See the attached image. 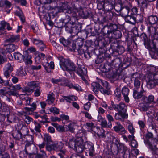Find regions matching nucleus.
<instances>
[{
    "label": "nucleus",
    "instance_id": "8",
    "mask_svg": "<svg viewBox=\"0 0 158 158\" xmlns=\"http://www.w3.org/2000/svg\"><path fill=\"white\" fill-rule=\"evenodd\" d=\"M71 19L69 16H66L65 19L63 21L64 23H65V27L66 31L68 33H70L73 32V29L74 28V27H73L74 23L72 22L71 23L70 22Z\"/></svg>",
    "mask_w": 158,
    "mask_h": 158
},
{
    "label": "nucleus",
    "instance_id": "32",
    "mask_svg": "<svg viewBox=\"0 0 158 158\" xmlns=\"http://www.w3.org/2000/svg\"><path fill=\"white\" fill-rule=\"evenodd\" d=\"M77 142H77V140L76 139H70L69 142L66 143V145L68 146L69 148H72L74 150Z\"/></svg>",
    "mask_w": 158,
    "mask_h": 158
},
{
    "label": "nucleus",
    "instance_id": "45",
    "mask_svg": "<svg viewBox=\"0 0 158 158\" xmlns=\"http://www.w3.org/2000/svg\"><path fill=\"white\" fill-rule=\"evenodd\" d=\"M14 56L15 59L21 61L23 60V55H22L19 52H15L14 53Z\"/></svg>",
    "mask_w": 158,
    "mask_h": 158
},
{
    "label": "nucleus",
    "instance_id": "22",
    "mask_svg": "<svg viewBox=\"0 0 158 158\" xmlns=\"http://www.w3.org/2000/svg\"><path fill=\"white\" fill-rule=\"evenodd\" d=\"M10 86L9 89L10 90L7 92V94L9 96L12 95L18 97L19 96V94L18 92L16 91L15 89V86L13 85L12 84L9 85Z\"/></svg>",
    "mask_w": 158,
    "mask_h": 158
},
{
    "label": "nucleus",
    "instance_id": "17",
    "mask_svg": "<svg viewBox=\"0 0 158 158\" xmlns=\"http://www.w3.org/2000/svg\"><path fill=\"white\" fill-rule=\"evenodd\" d=\"M127 118V114L121 112L116 113L114 115V118L115 119L119 120L121 122H123L124 119Z\"/></svg>",
    "mask_w": 158,
    "mask_h": 158
},
{
    "label": "nucleus",
    "instance_id": "3",
    "mask_svg": "<svg viewBox=\"0 0 158 158\" xmlns=\"http://www.w3.org/2000/svg\"><path fill=\"white\" fill-rule=\"evenodd\" d=\"M62 11L65 13H68L73 17L76 18L78 17H81V15L83 14L84 10L81 8L79 9L75 7H70L67 3H63L61 7Z\"/></svg>",
    "mask_w": 158,
    "mask_h": 158
},
{
    "label": "nucleus",
    "instance_id": "54",
    "mask_svg": "<svg viewBox=\"0 0 158 158\" xmlns=\"http://www.w3.org/2000/svg\"><path fill=\"white\" fill-rule=\"evenodd\" d=\"M20 132L22 134L23 133L24 135H26L28 133L29 130L26 126L23 125L21 129Z\"/></svg>",
    "mask_w": 158,
    "mask_h": 158
},
{
    "label": "nucleus",
    "instance_id": "29",
    "mask_svg": "<svg viewBox=\"0 0 158 158\" xmlns=\"http://www.w3.org/2000/svg\"><path fill=\"white\" fill-rule=\"evenodd\" d=\"M155 0H137V2L139 5L143 9L146 8L147 7V1L152 2L154 1Z\"/></svg>",
    "mask_w": 158,
    "mask_h": 158
},
{
    "label": "nucleus",
    "instance_id": "63",
    "mask_svg": "<svg viewBox=\"0 0 158 158\" xmlns=\"http://www.w3.org/2000/svg\"><path fill=\"white\" fill-rule=\"evenodd\" d=\"M4 69L11 72L13 70V67L11 64L9 63L5 65Z\"/></svg>",
    "mask_w": 158,
    "mask_h": 158
},
{
    "label": "nucleus",
    "instance_id": "28",
    "mask_svg": "<svg viewBox=\"0 0 158 158\" xmlns=\"http://www.w3.org/2000/svg\"><path fill=\"white\" fill-rule=\"evenodd\" d=\"M22 135L21 132L17 131H14L12 134V136L15 139L20 141L22 139Z\"/></svg>",
    "mask_w": 158,
    "mask_h": 158
},
{
    "label": "nucleus",
    "instance_id": "4",
    "mask_svg": "<svg viewBox=\"0 0 158 158\" xmlns=\"http://www.w3.org/2000/svg\"><path fill=\"white\" fill-rule=\"evenodd\" d=\"M118 153L123 158H132V155L130 151V149L124 144L120 143L117 146ZM121 157H119L120 158Z\"/></svg>",
    "mask_w": 158,
    "mask_h": 158
},
{
    "label": "nucleus",
    "instance_id": "26",
    "mask_svg": "<svg viewBox=\"0 0 158 158\" xmlns=\"http://www.w3.org/2000/svg\"><path fill=\"white\" fill-rule=\"evenodd\" d=\"M117 12H120L122 16L125 17L127 16L129 12V9L127 6H125L122 9H120L119 10H116Z\"/></svg>",
    "mask_w": 158,
    "mask_h": 158
},
{
    "label": "nucleus",
    "instance_id": "48",
    "mask_svg": "<svg viewBox=\"0 0 158 158\" xmlns=\"http://www.w3.org/2000/svg\"><path fill=\"white\" fill-rule=\"evenodd\" d=\"M106 117L109 122L108 128H111L112 127L111 122L114 121V118L110 114H107Z\"/></svg>",
    "mask_w": 158,
    "mask_h": 158
},
{
    "label": "nucleus",
    "instance_id": "40",
    "mask_svg": "<svg viewBox=\"0 0 158 158\" xmlns=\"http://www.w3.org/2000/svg\"><path fill=\"white\" fill-rule=\"evenodd\" d=\"M66 101L68 102L71 103L72 101H76L77 100V98L74 96H64L63 97Z\"/></svg>",
    "mask_w": 158,
    "mask_h": 158
},
{
    "label": "nucleus",
    "instance_id": "55",
    "mask_svg": "<svg viewBox=\"0 0 158 158\" xmlns=\"http://www.w3.org/2000/svg\"><path fill=\"white\" fill-rule=\"evenodd\" d=\"M23 119L27 124H29L32 121V118L29 116L26 115L22 117Z\"/></svg>",
    "mask_w": 158,
    "mask_h": 158
},
{
    "label": "nucleus",
    "instance_id": "38",
    "mask_svg": "<svg viewBox=\"0 0 158 158\" xmlns=\"http://www.w3.org/2000/svg\"><path fill=\"white\" fill-rule=\"evenodd\" d=\"M145 91L144 90H141L139 92H138L136 90H134L133 93V96L135 99H139L143 96V94Z\"/></svg>",
    "mask_w": 158,
    "mask_h": 158
},
{
    "label": "nucleus",
    "instance_id": "14",
    "mask_svg": "<svg viewBox=\"0 0 158 158\" xmlns=\"http://www.w3.org/2000/svg\"><path fill=\"white\" fill-rule=\"evenodd\" d=\"M68 81V80L65 78H59L58 79L52 78L51 80V82L53 83L65 86H67Z\"/></svg>",
    "mask_w": 158,
    "mask_h": 158
},
{
    "label": "nucleus",
    "instance_id": "15",
    "mask_svg": "<svg viewBox=\"0 0 158 158\" xmlns=\"http://www.w3.org/2000/svg\"><path fill=\"white\" fill-rule=\"evenodd\" d=\"M116 125L114 127V131L117 133H119V134L121 133H125L127 131L125 130L124 127L119 122L115 123Z\"/></svg>",
    "mask_w": 158,
    "mask_h": 158
},
{
    "label": "nucleus",
    "instance_id": "60",
    "mask_svg": "<svg viewBox=\"0 0 158 158\" xmlns=\"http://www.w3.org/2000/svg\"><path fill=\"white\" fill-rule=\"evenodd\" d=\"M60 41L64 47H67L70 44V42L68 40H66L65 39L63 38L60 39Z\"/></svg>",
    "mask_w": 158,
    "mask_h": 158
},
{
    "label": "nucleus",
    "instance_id": "36",
    "mask_svg": "<svg viewBox=\"0 0 158 158\" xmlns=\"http://www.w3.org/2000/svg\"><path fill=\"white\" fill-rule=\"evenodd\" d=\"M51 124L55 127L56 128V130L59 132H63L66 131L65 127L63 126L59 125L58 124L55 123H52Z\"/></svg>",
    "mask_w": 158,
    "mask_h": 158
},
{
    "label": "nucleus",
    "instance_id": "42",
    "mask_svg": "<svg viewBox=\"0 0 158 158\" xmlns=\"http://www.w3.org/2000/svg\"><path fill=\"white\" fill-rule=\"evenodd\" d=\"M45 142L46 143V146L47 145H51L50 143L51 142V136L48 134H45L44 135L43 138Z\"/></svg>",
    "mask_w": 158,
    "mask_h": 158
},
{
    "label": "nucleus",
    "instance_id": "13",
    "mask_svg": "<svg viewBox=\"0 0 158 158\" xmlns=\"http://www.w3.org/2000/svg\"><path fill=\"white\" fill-rule=\"evenodd\" d=\"M86 131L84 129L79 130L76 135V138L77 142L80 141L84 142V141H86L87 138L85 137V134Z\"/></svg>",
    "mask_w": 158,
    "mask_h": 158
},
{
    "label": "nucleus",
    "instance_id": "9",
    "mask_svg": "<svg viewBox=\"0 0 158 158\" xmlns=\"http://www.w3.org/2000/svg\"><path fill=\"white\" fill-rule=\"evenodd\" d=\"M111 64L108 62H106L103 66L101 68V70L103 73H108L110 74V77L114 78L115 77V74L114 72H112L111 69Z\"/></svg>",
    "mask_w": 158,
    "mask_h": 158
},
{
    "label": "nucleus",
    "instance_id": "19",
    "mask_svg": "<svg viewBox=\"0 0 158 158\" xmlns=\"http://www.w3.org/2000/svg\"><path fill=\"white\" fill-rule=\"evenodd\" d=\"M32 56L28 54L27 51L24 52L23 57V60L25 63L27 64H31L32 63L31 60Z\"/></svg>",
    "mask_w": 158,
    "mask_h": 158
},
{
    "label": "nucleus",
    "instance_id": "62",
    "mask_svg": "<svg viewBox=\"0 0 158 158\" xmlns=\"http://www.w3.org/2000/svg\"><path fill=\"white\" fill-rule=\"evenodd\" d=\"M22 91L23 92L28 93L31 94L33 92V90L28 86L22 88Z\"/></svg>",
    "mask_w": 158,
    "mask_h": 158
},
{
    "label": "nucleus",
    "instance_id": "33",
    "mask_svg": "<svg viewBox=\"0 0 158 158\" xmlns=\"http://www.w3.org/2000/svg\"><path fill=\"white\" fill-rule=\"evenodd\" d=\"M158 18L155 15H152L148 17L147 20L150 24H154L157 22Z\"/></svg>",
    "mask_w": 158,
    "mask_h": 158
},
{
    "label": "nucleus",
    "instance_id": "31",
    "mask_svg": "<svg viewBox=\"0 0 158 158\" xmlns=\"http://www.w3.org/2000/svg\"><path fill=\"white\" fill-rule=\"evenodd\" d=\"M158 28V24H157L156 27L150 26L149 27L148 29V32L149 35H153L154 38V35L156 34V31Z\"/></svg>",
    "mask_w": 158,
    "mask_h": 158
},
{
    "label": "nucleus",
    "instance_id": "10",
    "mask_svg": "<svg viewBox=\"0 0 158 158\" xmlns=\"http://www.w3.org/2000/svg\"><path fill=\"white\" fill-rule=\"evenodd\" d=\"M141 77V74L137 72L133 73L131 76V80L134 81V86L137 89L139 88L140 86Z\"/></svg>",
    "mask_w": 158,
    "mask_h": 158
},
{
    "label": "nucleus",
    "instance_id": "53",
    "mask_svg": "<svg viewBox=\"0 0 158 158\" xmlns=\"http://www.w3.org/2000/svg\"><path fill=\"white\" fill-rule=\"evenodd\" d=\"M31 27L34 33H36L38 30V27L37 26V24L35 22H32L31 23Z\"/></svg>",
    "mask_w": 158,
    "mask_h": 158
},
{
    "label": "nucleus",
    "instance_id": "58",
    "mask_svg": "<svg viewBox=\"0 0 158 158\" xmlns=\"http://www.w3.org/2000/svg\"><path fill=\"white\" fill-rule=\"evenodd\" d=\"M42 58L44 60L45 59H46L45 54L42 53H39L38 56L35 59L36 62H37V60H38V62H40V59Z\"/></svg>",
    "mask_w": 158,
    "mask_h": 158
},
{
    "label": "nucleus",
    "instance_id": "56",
    "mask_svg": "<svg viewBox=\"0 0 158 158\" xmlns=\"http://www.w3.org/2000/svg\"><path fill=\"white\" fill-rule=\"evenodd\" d=\"M34 125L35 126L34 129L36 131L39 133L40 132L41 130L40 129L41 127L40 124L38 123L36 121H34Z\"/></svg>",
    "mask_w": 158,
    "mask_h": 158
},
{
    "label": "nucleus",
    "instance_id": "47",
    "mask_svg": "<svg viewBox=\"0 0 158 158\" xmlns=\"http://www.w3.org/2000/svg\"><path fill=\"white\" fill-rule=\"evenodd\" d=\"M16 73L18 75L20 76H25L26 74V73L24 71L22 66L17 70Z\"/></svg>",
    "mask_w": 158,
    "mask_h": 158
},
{
    "label": "nucleus",
    "instance_id": "57",
    "mask_svg": "<svg viewBox=\"0 0 158 158\" xmlns=\"http://www.w3.org/2000/svg\"><path fill=\"white\" fill-rule=\"evenodd\" d=\"M98 133H95L97 134L98 135V136L101 137V138H105L106 137V135L105 134V131L104 130V129L102 128L101 129L100 128V130H98Z\"/></svg>",
    "mask_w": 158,
    "mask_h": 158
},
{
    "label": "nucleus",
    "instance_id": "51",
    "mask_svg": "<svg viewBox=\"0 0 158 158\" xmlns=\"http://www.w3.org/2000/svg\"><path fill=\"white\" fill-rule=\"evenodd\" d=\"M108 88L109 87L107 88V89H106L102 87L100 89V91L103 94L109 95L111 94V92L110 89H108Z\"/></svg>",
    "mask_w": 158,
    "mask_h": 158
},
{
    "label": "nucleus",
    "instance_id": "43",
    "mask_svg": "<svg viewBox=\"0 0 158 158\" xmlns=\"http://www.w3.org/2000/svg\"><path fill=\"white\" fill-rule=\"evenodd\" d=\"M60 118L64 124H67L69 122V117L67 115L61 114L60 115Z\"/></svg>",
    "mask_w": 158,
    "mask_h": 158
},
{
    "label": "nucleus",
    "instance_id": "34",
    "mask_svg": "<svg viewBox=\"0 0 158 158\" xmlns=\"http://www.w3.org/2000/svg\"><path fill=\"white\" fill-rule=\"evenodd\" d=\"M80 44L79 45V47L77 49L78 52L79 54L82 55L84 54L85 55V49H87V48L85 46H84L83 48H82V46L83 45V43L82 40L79 41Z\"/></svg>",
    "mask_w": 158,
    "mask_h": 158
},
{
    "label": "nucleus",
    "instance_id": "11",
    "mask_svg": "<svg viewBox=\"0 0 158 158\" xmlns=\"http://www.w3.org/2000/svg\"><path fill=\"white\" fill-rule=\"evenodd\" d=\"M64 146V144L61 142H57L56 143H52L51 145H47L46 146V149L49 151L52 150L58 151L62 149Z\"/></svg>",
    "mask_w": 158,
    "mask_h": 158
},
{
    "label": "nucleus",
    "instance_id": "12",
    "mask_svg": "<svg viewBox=\"0 0 158 158\" xmlns=\"http://www.w3.org/2000/svg\"><path fill=\"white\" fill-rule=\"evenodd\" d=\"M144 142L150 149L153 151L154 148H157L156 145L158 144V140L156 138H152L151 139H144Z\"/></svg>",
    "mask_w": 158,
    "mask_h": 158
},
{
    "label": "nucleus",
    "instance_id": "25",
    "mask_svg": "<svg viewBox=\"0 0 158 158\" xmlns=\"http://www.w3.org/2000/svg\"><path fill=\"white\" fill-rule=\"evenodd\" d=\"M92 89L96 94H98L99 89H100L102 87L100 84L96 82H93L91 84Z\"/></svg>",
    "mask_w": 158,
    "mask_h": 158
},
{
    "label": "nucleus",
    "instance_id": "30",
    "mask_svg": "<svg viewBox=\"0 0 158 158\" xmlns=\"http://www.w3.org/2000/svg\"><path fill=\"white\" fill-rule=\"evenodd\" d=\"M142 36L144 38V44L145 47L149 51L151 50L153 48V47L151 46L150 42L148 40L146 35L145 34H143Z\"/></svg>",
    "mask_w": 158,
    "mask_h": 158
},
{
    "label": "nucleus",
    "instance_id": "6",
    "mask_svg": "<svg viewBox=\"0 0 158 158\" xmlns=\"http://www.w3.org/2000/svg\"><path fill=\"white\" fill-rule=\"evenodd\" d=\"M60 65L64 71L70 72L75 70V64L70 61L67 60L61 61L60 62Z\"/></svg>",
    "mask_w": 158,
    "mask_h": 158
},
{
    "label": "nucleus",
    "instance_id": "59",
    "mask_svg": "<svg viewBox=\"0 0 158 158\" xmlns=\"http://www.w3.org/2000/svg\"><path fill=\"white\" fill-rule=\"evenodd\" d=\"M46 117L47 115H44L42 116H40V118L38 119V120L43 123H47L48 122V118H47Z\"/></svg>",
    "mask_w": 158,
    "mask_h": 158
},
{
    "label": "nucleus",
    "instance_id": "50",
    "mask_svg": "<svg viewBox=\"0 0 158 158\" xmlns=\"http://www.w3.org/2000/svg\"><path fill=\"white\" fill-rule=\"evenodd\" d=\"M127 106L125 104L121 103L118 104V110L119 112L125 111L126 110Z\"/></svg>",
    "mask_w": 158,
    "mask_h": 158
},
{
    "label": "nucleus",
    "instance_id": "49",
    "mask_svg": "<svg viewBox=\"0 0 158 158\" xmlns=\"http://www.w3.org/2000/svg\"><path fill=\"white\" fill-rule=\"evenodd\" d=\"M31 40L32 43L36 45L39 46L40 44H42L43 41L38 39L35 38H32Z\"/></svg>",
    "mask_w": 158,
    "mask_h": 158
},
{
    "label": "nucleus",
    "instance_id": "21",
    "mask_svg": "<svg viewBox=\"0 0 158 158\" xmlns=\"http://www.w3.org/2000/svg\"><path fill=\"white\" fill-rule=\"evenodd\" d=\"M20 35H11L10 38L5 41V43H13L18 42L19 40Z\"/></svg>",
    "mask_w": 158,
    "mask_h": 158
},
{
    "label": "nucleus",
    "instance_id": "37",
    "mask_svg": "<svg viewBox=\"0 0 158 158\" xmlns=\"http://www.w3.org/2000/svg\"><path fill=\"white\" fill-rule=\"evenodd\" d=\"M27 85L31 88H37L39 87L40 83L38 81H32L29 82Z\"/></svg>",
    "mask_w": 158,
    "mask_h": 158
},
{
    "label": "nucleus",
    "instance_id": "61",
    "mask_svg": "<svg viewBox=\"0 0 158 158\" xmlns=\"http://www.w3.org/2000/svg\"><path fill=\"white\" fill-rule=\"evenodd\" d=\"M113 35H114V38L115 39H118L121 38L122 36V34L121 32L119 30H116L113 33Z\"/></svg>",
    "mask_w": 158,
    "mask_h": 158
},
{
    "label": "nucleus",
    "instance_id": "1",
    "mask_svg": "<svg viewBox=\"0 0 158 158\" xmlns=\"http://www.w3.org/2000/svg\"><path fill=\"white\" fill-rule=\"evenodd\" d=\"M115 0H98L97 8L99 10L104 9V14L101 17V24H103L110 21H114L117 17V14L111 10L114 8L116 10Z\"/></svg>",
    "mask_w": 158,
    "mask_h": 158
},
{
    "label": "nucleus",
    "instance_id": "20",
    "mask_svg": "<svg viewBox=\"0 0 158 158\" xmlns=\"http://www.w3.org/2000/svg\"><path fill=\"white\" fill-rule=\"evenodd\" d=\"M104 27H107L110 30H108L107 31V34L108 35L112 32H114L118 29V27L117 25L115 24L110 23L109 24H107L104 26Z\"/></svg>",
    "mask_w": 158,
    "mask_h": 158
},
{
    "label": "nucleus",
    "instance_id": "46",
    "mask_svg": "<svg viewBox=\"0 0 158 158\" xmlns=\"http://www.w3.org/2000/svg\"><path fill=\"white\" fill-rule=\"evenodd\" d=\"M42 63L47 72L49 73L51 72V70L49 69V63H48L47 59H45L44 61L42 62Z\"/></svg>",
    "mask_w": 158,
    "mask_h": 158
},
{
    "label": "nucleus",
    "instance_id": "64",
    "mask_svg": "<svg viewBox=\"0 0 158 158\" xmlns=\"http://www.w3.org/2000/svg\"><path fill=\"white\" fill-rule=\"evenodd\" d=\"M42 91L40 87L36 88L34 91V95L35 97L39 96Z\"/></svg>",
    "mask_w": 158,
    "mask_h": 158
},
{
    "label": "nucleus",
    "instance_id": "18",
    "mask_svg": "<svg viewBox=\"0 0 158 158\" xmlns=\"http://www.w3.org/2000/svg\"><path fill=\"white\" fill-rule=\"evenodd\" d=\"M76 73L80 76H86L87 70L86 68L82 67L80 65H78L77 69L75 70Z\"/></svg>",
    "mask_w": 158,
    "mask_h": 158
},
{
    "label": "nucleus",
    "instance_id": "23",
    "mask_svg": "<svg viewBox=\"0 0 158 158\" xmlns=\"http://www.w3.org/2000/svg\"><path fill=\"white\" fill-rule=\"evenodd\" d=\"M129 92V89L126 87H124L122 89V94L123 96L125 101L127 102H129V98L128 97Z\"/></svg>",
    "mask_w": 158,
    "mask_h": 158
},
{
    "label": "nucleus",
    "instance_id": "2",
    "mask_svg": "<svg viewBox=\"0 0 158 158\" xmlns=\"http://www.w3.org/2000/svg\"><path fill=\"white\" fill-rule=\"evenodd\" d=\"M85 150L88 152L90 156L94 155V150L93 145L92 143H85L80 141L77 143V144L74 150L77 153H81Z\"/></svg>",
    "mask_w": 158,
    "mask_h": 158
},
{
    "label": "nucleus",
    "instance_id": "5",
    "mask_svg": "<svg viewBox=\"0 0 158 158\" xmlns=\"http://www.w3.org/2000/svg\"><path fill=\"white\" fill-rule=\"evenodd\" d=\"M147 86L151 89L158 85V70L155 73L149 74L148 76Z\"/></svg>",
    "mask_w": 158,
    "mask_h": 158
},
{
    "label": "nucleus",
    "instance_id": "7",
    "mask_svg": "<svg viewBox=\"0 0 158 158\" xmlns=\"http://www.w3.org/2000/svg\"><path fill=\"white\" fill-rule=\"evenodd\" d=\"M125 19L126 22L134 24L136 22L138 23L141 22L143 19V17L141 15H138L135 17L134 16L131 15H128L125 17Z\"/></svg>",
    "mask_w": 158,
    "mask_h": 158
},
{
    "label": "nucleus",
    "instance_id": "41",
    "mask_svg": "<svg viewBox=\"0 0 158 158\" xmlns=\"http://www.w3.org/2000/svg\"><path fill=\"white\" fill-rule=\"evenodd\" d=\"M11 3L9 1L6 0L5 1H0V6H5L6 8H9L11 7Z\"/></svg>",
    "mask_w": 158,
    "mask_h": 158
},
{
    "label": "nucleus",
    "instance_id": "52",
    "mask_svg": "<svg viewBox=\"0 0 158 158\" xmlns=\"http://www.w3.org/2000/svg\"><path fill=\"white\" fill-rule=\"evenodd\" d=\"M114 95L117 99L119 100L121 96L120 90L119 89L117 88L114 91Z\"/></svg>",
    "mask_w": 158,
    "mask_h": 158
},
{
    "label": "nucleus",
    "instance_id": "35",
    "mask_svg": "<svg viewBox=\"0 0 158 158\" xmlns=\"http://www.w3.org/2000/svg\"><path fill=\"white\" fill-rule=\"evenodd\" d=\"M98 121H101V125L103 127H108V125L107 124V121L104 118H103L101 116H98Z\"/></svg>",
    "mask_w": 158,
    "mask_h": 158
},
{
    "label": "nucleus",
    "instance_id": "27",
    "mask_svg": "<svg viewBox=\"0 0 158 158\" xmlns=\"http://www.w3.org/2000/svg\"><path fill=\"white\" fill-rule=\"evenodd\" d=\"M5 46H6V49L9 52H12L14 51L18 48L17 45L13 44H5Z\"/></svg>",
    "mask_w": 158,
    "mask_h": 158
},
{
    "label": "nucleus",
    "instance_id": "44",
    "mask_svg": "<svg viewBox=\"0 0 158 158\" xmlns=\"http://www.w3.org/2000/svg\"><path fill=\"white\" fill-rule=\"evenodd\" d=\"M75 125V124L73 123H70L68 126H66V127H68V128L66 127L65 129V131H69L71 133H73L75 130V129L74 128Z\"/></svg>",
    "mask_w": 158,
    "mask_h": 158
},
{
    "label": "nucleus",
    "instance_id": "24",
    "mask_svg": "<svg viewBox=\"0 0 158 158\" xmlns=\"http://www.w3.org/2000/svg\"><path fill=\"white\" fill-rule=\"evenodd\" d=\"M67 84L68 86L70 89H73L77 91H81L82 88L81 86L78 84L75 83H70L69 81H68V83Z\"/></svg>",
    "mask_w": 158,
    "mask_h": 158
},
{
    "label": "nucleus",
    "instance_id": "39",
    "mask_svg": "<svg viewBox=\"0 0 158 158\" xmlns=\"http://www.w3.org/2000/svg\"><path fill=\"white\" fill-rule=\"evenodd\" d=\"M158 51L155 47H153V48L151 50H149V54L152 58L156 59L158 56Z\"/></svg>",
    "mask_w": 158,
    "mask_h": 158
},
{
    "label": "nucleus",
    "instance_id": "16",
    "mask_svg": "<svg viewBox=\"0 0 158 158\" xmlns=\"http://www.w3.org/2000/svg\"><path fill=\"white\" fill-rule=\"evenodd\" d=\"M85 126L87 129H89L94 133H98V130H100V127L94 125V123L92 122H87L85 125Z\"/></svg>",
    "mask_w": 158,
    "mask_h": 158
}]
</instances>
